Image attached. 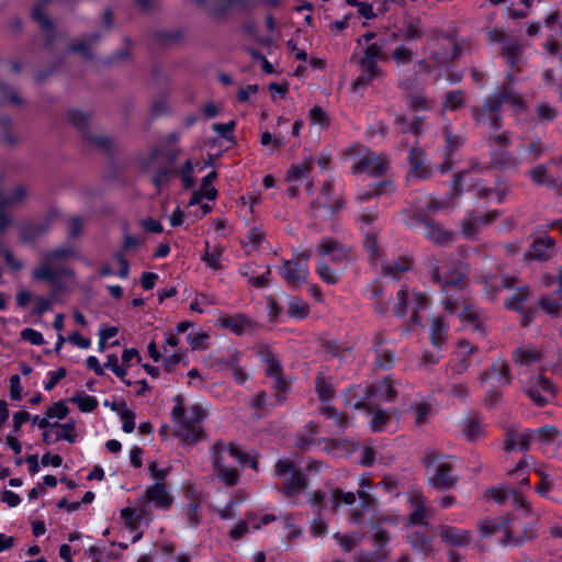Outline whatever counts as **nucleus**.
Wrapping results in <instances>:
<instances>
[{
	"label": "nucleus",
	"instance_id": "15",
	"mask_svg": "<svg viewBox=\"0 0 562 562\" xmlns=\"http://www.w3.org/2000/svg\"><path fill=\"white\" fill-rule=\"evenodd\" d=\"M319 254L322 258L327 259L330 263L341 267V270L344 269V265L352 258L350 248L329 238L323 239L319 246Z\"/></svg>",
	"mask_w": 562,
	"mask_h": 562
},
{
	"label": "nucleus",
	"instance_id": "7",
	"mask_svg": "<svg viewBox=\"0 0 562 562\" xmlns=\"http://www.w3.org/2000/svg\"><path fill=\"white\" fill-rule=\"evenodd\" d=\"M32 279L35 281H45L54 283L60 277L75 278L74 269L55 265L53 259H48L46 252L43 254L42 261L31 272Z\"/></svg>",
	"mask_w": 562,
	"mask_h": 562
},
{
	"label": "nucleus",
	"instance_id": "13",
	"mask_svg": "<svg viewBox=\"0 0 562 562\" xmlns=\"http://www.w3.org/2000/svg\"><path fill=\"white\" fill-rule=\"evenodd\" d=\"M490 496L497 504H503L506 499L512 501V504L515 506L516 512H517L515 514V516L512 518V520H514V521H516L522 517H527L531 513L529 504L526 501V498L521 494H519L508 487L502 486V487L492 488L490 491Z\"/></svg>",
	"mask_w": 562,
	"mask_h": 562
},
{
	"label": "nucleus",
	"instance_id": "56",
	"mask_svg": "<svg viewBox=\"0 0 562 562\" xmlns=\"http://www.w3.org/2000/svg\"><path fill=\"white\" fill-rule=\"evenodd\" d=\"M552 247V239L548 236L541 237L533 243L532 251L529 256L533 258H543Z\"/></svg>",
	"mask_w": 562,
	"mask_h": 562
},
{
	"label": "nucleus",
	"instance_id": "30",
	"mask_svg": "<svg viewBox=\"0 0 562 562\" xmlns=\"http://www.w3.org/2000/svg\"><path fill=\"white\" fill-rule=\"evenodd\" d=\"M414 424L416 426H423L428 423L429 417L432 413V407L429 403L424 400L414 401L408 408Z\"/></svg>",
	"mask_w": 562,
	"mask_h": 562
},
{
	"label": "nucleus",
	"instance_id": "46",
	"mask_svg": "<svg viewBox=\"0 0 562 562\" xmlns=\"http://www.w3.org/2000/svg\"><path fill=\"white\" fill-rule=\"evenodd\" d=\"M310 307L306 302L299 297H291L289 300L288 313L295 319H303L308 315Z\"/></svg>",
	"mask_w": 562,
	"mask_h": 562
},
{
	"label": "nucleus",
	"instance_id": "52",
	"mask_svg": "<svg viewBox=\"0 0 562 562\" xmlns=\"http://www.w3.org/2000/svg\"><path fill=\"white\" fill-rule=\"evenodd\" d=\"M408 158L412 166V173L419 178L426 177L427 172L424 166L423 153L419 150H412Z\"/></svg>",
	"mask_w": 562,
	"mask_h": 562
},
{
	"label": "nucleus",
	"instance_id": "58",
	"mask_svg": "<svg viewBox=\"0 0 562 562\" xmlns=\"http://www.w3.org/2000/svg\"><path fill=\"white\" fill-rule=\"evenodd\" d=\"M330 501L334 508H338L341 504L351 505L356 501V496L351 492H342L341 490H336L331 493Z\"/></svg>",
	"mask_w": 562,
	"mask_h": 562
},
{
	"label": "nucleus",
	"instance_id": "28",
	"mask_svg": "<svg viewBox=\"0 0 562 562\" xmlns=\"http://www.w3.org/2000/svg\"><path fill=\"white\" fill-rule=\"evenodd\" d=\"M496 218L495 213H491L486 216H469L462 223V234L467 237H473L479 233L481 227Z\"/></svg>",
	"mask_w": 562,
	"mask_h": 562
},
{
	"label": "nucleus",
	"instance_id": "14",
	"mask_svg": "<svg viewBox=\"0 0 562 562\" xmlns=\"http://www.w3.org/2000/svg\"><path fill=\"white\" fill-rule=\"evenodd\" d=\"M276 475L284 479V491L295 494L305 487V480L289 460H280L276 465Z\"/></svg>",
	"mask_w": 562,
	"mask_h": 562
},
{
	"label": "nucleus",
	"instance_id": "6",
	"mask_svg": "<svg viewBox=\"0 0 562 562\" xmlns=\"http://www.w3.org/2000/svg\"><path fill=\"white\" fill-rule=\"evenodd\" d=\"M555 434L553 426H544L538 429L514 430L507 435L505 448L508 451L524 450L529 447L532 441H543L544 437Z\"/></svg>",
	"mask_w": 562,
	"mask_h": 562
},
{
	"label": "nucleus",
	"instance_id": "16",
	"mask_svg": "<svg viewBox=\"0 0 562 562\" xmlns=\"http://www.w3.org/2000/svg\"><path fill=\"white\" fill-rule=\"evenodd\" d=\"M465 276V268L460 265L442 266L434 272V278L441 284L443 291L461 288Z\"/></svg>",
	"mask_w": 562,
	"mask_h": 562
},
{
	"label": "nucleus",
	"instance_id": "39",
	"mask_svg": "<svg viewBox=\"0 0 562 562\" xmlns=\"http://www.w3.org/2000/svg\"><path fill=\"white\" fill-rule=\"evenodd\" d=\"M447 325L441 318H432L430 325V339L436 349L446 341Z\"/></svg>",
	"mask_w": 562,
	"mask_h": 562
},
{
	"label": "nucleus",
	"instance_id": "44",
	"mask_svg": "<svg viewBox=\"0 0 562 562\" xmlns=\"http://www.w3.org/2000/svg\"><path fill=\"white\" fill-rule=\"evenodd\" d=\"M68 414L69 407L63 401L55 402L45 412L49 424L59 423V420L65 419Z\"/></svg>",
	"mask_w": 562,
	"mask_h": 562
},
{
	"label": "nucleus",
	"instance_id": "25",
	"mask_svg": "<svg viewBox=\"0 0 562 562\" xmlns=\"http://www.w3.org/2000/svg\"><path fill=\"white\" fill-rule=\"evenodd\" d=\"M222 328H227L235 334H244L251 328L250 319L243 315L224 316L217 321Z\"/></svg>",
	"mask_w": 562,
	"mask_h": 562
},
{
	"label": "nucleus",
	"instance_id": "54",
	"mask_svg": "<svg viewBox=\"0 0 562 562\" xmlns=\"http://www.w3.org/2000/svg\"><path fill=\"white\" fill-rule=\"evenodd\" d=\"M312 166L313 164L311 159L303 160L301 164L292 166L288 172V179L290 181H294L306 177L312 170Z\"/></svg>",
	"mask_w": 562,
	"mask_h": 562
},
{
	"label": "nucleus",
	"instance_id": "22",
	"mask_svg": "<svg viewBox=\"0 0 562 562\" xmlns=\"http://www.w3.org/2000/svg\"><path fill=\"white\" fill-rule=\"evenodd\" d=\"M412 513L407 519L409 524L424 525L431 516V509L426 504L425 498L419 493H414L409 497Z\"/></svg>",
	"mask_w": 562,
	"mask_h": 562
},
{
	"label": "nucleus",
	"instance_id": "62",
	"mask_svg": "<svg viewBox=\"0 0 562 562\" xmlns=\"http://www.w3.org/2000/svg\"><path fill=\"white\" fill-rule=\"evenodd\" d=\"M370 485H371V482H370L369 477L362 476L359 480L360 491L358 492V494H359L360 503L363 507H369L372 504V497L367 491L370 488Z\"/></svg>",
	"mask_w": 562,
	"mask_h": 562
},
{
	"label": "nucleus",
	"instance_id": "1",
	"mask_svg": "<svg viewBox=\"0 0 562 562\" xmlns=\"http://www.w3.org/2000/svg\"><path fill=\"white\" fill-rule=\"evenodd\" d=\"M211 461L215 475L228 486L237 483L238 471L246 461H249L252 469H257V461L247 460L246 456L233 443H215L211 449Z\"/></svg>",
	"mask_w": 562,
	"mask_h": 562
},
{
	"label": "nucleus",
	"instance_id": "20",
	"mask_svg": "<svg viewBox=\"0 0 562 562\" xmlns=\"http://www.w3.org/2000/svg\"><path fill=\"white\" fill-rule=\"evenodd\" d=\"M463 188L474 191V193L477 196L490 195V190L485 187V184L481 183L480 179H477L476 173L474 171L461 172L457 177L453 183L454 193H458Z\"/></svg>",
	"mask_w": 562,
	"mask_h": 562
},
{
	"label": "nucleus",
	"instance_id": "47",
	"mask_svg": "<svg viewBox=\"0 0 562 562\" xmlns=\"http://www.w3.org/2000/svg\"><path fill=\"white\" fill-rule=\"evenodd\" d=\"M334 538L345 552L351 551L361 542V535L358 532L350 535L337 532Z\"/></svg>",
	"mask_w": 562,
	"mask_h": 562
},
{
	"label": "nucleus",
	"instance_id": "43",
	"mask_svg": "<svg viewBox=\"0 0 562 562\" xmlns=\"http://www.w3.org/2000/svg\"><path fill=\"white\" fill-rule=\"evenodd\" d=\"M265 243L263 234L258 228H251L247 235L246 240L243 243V247L246 254H251L262 248Z\"/></svg>",
	"mask_w": 562,
	"mask_h": 562
},
{
	"label": "nucleus",
	"instance_id": "23",
	"mask_svg": "<svg viewBox=\"0 0 562 562\" xmlns=\"http://www.w3.org/2000/svg\"><path fill=\"white\" fill-rule=\"evenodd\" d=\"M216 190L213 186L202 184L198 191L193 192L189 206L199 205V211L194 212V216L202 217L206 213L211 211V205L209 203H203V200L213 201L216 198Z\"/></svg>",
	"mask_w": 562,
	"mask_h": 562
},
{
	"label": "nucleus",
	"instance_id": "37",
	"mask_svg": "<svg viewBox=\"0 0 562 562\" xmlns=\"http://www.w3.org/2000/svg\"><path fill=\"white\" fill-rule=\"evenodd\" d=\"M514 283V278L487 277L484 280L486 295L493 299L499 289L509 288Z\"/></svg>",
	"mask_w": 562,
	"mask_h": 562
},
{
	"label": "nucleus",
	"instance_id": "33",
	"mask_svg": "<svg viewBox=\"0 0 562 562\" xmlns=\"http://www.w3.org/2000/svg\"><path fill=\"white\" fill-rule=\"evenodd\" d=\"M329 265L330 262L327 259L322 258L317 263V273L324 282L335 284L338 282L342 270L341 267L330 268Z\"/></svg>",
	"mask_w": 562,
	"mask_h": 562
},
{
	"label": "nucleus",
	"instance_id": "34",
	"mask_svg": "<svg viewBox=\"0 0 562 562\" xmlns=\"http://www.w3.org/2000/svg\"><path fill=\"white\" fill-rule=\"evenodd\" d=\"M558 291L554 293V297H542L539 301V306L548 314L555 315L559 313L560 304L562 302V277L558 280Z\"/></svg>",
	"mask_w": 562,
	"mask_h": 562
},
{
	"label": "nucleus",
	"instance_id": "41",
	"mask_svg": "<svg viewBox=\"0 0 562 562\" xmlns=\"http://www.w3.org/2000/svg\"><path fill=\"white\" fill-rule=\"evenodd\" d=\"M331 182H326L322 188V194L318 200V204L323 206L328 213H333L334 211L340 209L341 206V203L338 198L331 199Z\"/></svg>",
	"mask_w": 562,
	"mask_h": 562
},
{
	"label": "nucleus",
	"instance_id": "9",
	"mask_svg": "<svg viewBox=\"0 0 562 562\" xmlns=\"http://www.w3.org/2000/svg\"><path fill=\"white\" fill-rule=\"evenodd\" d=\"M310 256L311 254L308 251H304L297 255L294 259L284 261L283 266L280 268V272L288 283L296 286L306 281L308 276L307 261Z\"/></svg>",
	"mask_w": 562,
	"mask_h": 562
},
{
	"label": "nucleus",
	"instance_id": "10",
	"mask_svg": "<svg viewBox=\"0 0 562 562\" xmlns=\"http://www.w3.org/2000/svg\"><path fill=\"white\" fill-rule=\"evenodd\" d=\"M427 306V297L420 293L415 292L413 294V302L408 303V294L407 291L402 289L397 292V303L394 306V312L398 316H404L412 312V319L415 324H419L423 321L420 316L422 310Z\"/></svg>",
	"mask_w": 562,
	"mask_h": 562
},
{
	"label": "nucleus",
	"instance_id": "50",
	"mask_svg": "<svg viewBox=\"0 0 562 562\" xmlns=\"http://www.w3.org/2000/svg\"><path fill=\"white\" fill-rule=\"evenodd\" d=\"M45 252L48 255V259H53L54 261L66 260L77 257V249L72 245L59 246Z\"/></svg>",
	"mask_w": 562,
	"mask_h": 562
},
{
	"label": "nucleus",
	"instance_id": "63",
	"mask_svg": "<svg viewBox=\"0 0 562 562\" xmlns=\"http://www.w3.org/2000/svg\"><path fill=\"white\" fill-rule=\"evenodd\" d=\"M21 338L34 346H42L45 344L42 333L33 328H24L21 334Z\"/></svg>",
	"mask_w": 562,
	"mask_h": 562
},
{
	"label": "nucleus",
	"instance_id": "38",
	"mask_svg": "<svg viewBox=\"0 0 562 562\" xmlns=\"http://www.w3.org/2000/svg\"><path fill=\"white\" fill-rule=\"evenodd\" d=\"M441 536L448 543L453 546H463L470 541V535L468 531L452 527H445L441 531Z\"/></svg>",
	"mask_w": 562,
	"mask_h": 562
},
{
	"label": "nucleus",
	"instance_id": "5",
	"mask_svg": "<svg viewBox=\"0 0 562 562\" xmlns=\"http://www.w3.org/2000/svg\"><path fill=\"white\" fill-rule=\"evenodd\" d=\"M502 105H509L516 111L522 109L524 103L521 99L513 90L507 89L503 94H496L493 98L488 99L483 105V113L475 114V120L477 122H484L486 116L490 126H496L495 112Z\"/></svg>",
	"mask_w": 562,
	"mask_h": 562
},
{
	"label": "nucleus",
	"instance_id": "26",
	"mask_svg": "<svg viewBox=\"0 0 562 562\" xmlns=\"http://www.w3.org/2000/svg\"><path fill=\"white\" fill-rule=\"evenodd\" d=\"M542 357L541 350L531 345H522L514 352V360L519 367H529Z\"/></svg>",
	"mask_w": 562,
	"mask_h": 562
},
{
	"label": "nucleus",
	"instance_id": "21",
	"mask_svg": "<svg viewBox=\"0 0 562 562\" xmlns=\"http://www.w3.org/2000/svg\"><path fill=\"white\" fill-rule=\"evenodd\" d=\"M26 195L27 189L24 186L19 184L14 187L8 195L0 199V232L10 223L9 217L4 212V207L21 204L26 199Z\"/></svg>",
	"mask_w": 562,
	"mask_h": 562
},
{
	"label": "nucleus",
	"instance_id": "35",
	"mask_svg": "<svg viewBox=\"0 0 562 562\" xmlns=\"http://www.w3.org/2000/svg\"><path fill=\"white\" fill-rule=\"evenodd\" d=\"M460 317L462 318V321L468 322L472 326L473 330L479 331L480 334H483V331H484L483 317H482V314L480 313V311H477L474 306H465L462 310Z\"/></svg>",
	"mask_w": 562,
	"mask_h": 562
},
{
	"label": "nucleus",
	"instance_id": "12",
	"mask_svg": "<svg viewBox=\"0 0 562 562\" xmlns=\"http://www.w3.org/2000/svg\"><path fill=\"white\" fill-rule=\"evenodd\" d=\"M61 440L69 443L77 442L78 431L75 420L69 419L66 423L50 424L46 431H43V442L46 445H53Z\"/></svg>",
	"mask_w": 562,
	"mask_h": 562
},
{
	"label": "nucleus",
	"instance_id": "60",
	"mask_svg": "<svg viewBox=\"0 0 562 562\" xmlns=\"http://www.w3.org/2000/svg\"><path fill=\"white\" fill-rule=\"evenodd\" d=\"M214 297L207 294H198L190 303V310L198 313L204 312V306L214 304Z\"/></svg>",
	"mask_w": 562,
	"mask_h": 562
},
{
	"label": "nucleus",
	"instance_id": "27",
	"mask_svg": "<svg viewBox=\"0 0 562 562\" xmlns=\"http://www.w3.org/2000/svg\"><path fill=\"white\" fill-rule=\"evenodd\" d=\"M274 519H276V517L273 515L267 514L261 517V524H259L258 519L255 517L249 518L246 521H240L235 527H233V529L231 530V537L233 539H239L244 535H246L249 531V529H254V530L259 529L261 525H267Z\"/></svg>",
	"mask_w": 562,
	"mask_h": 562
},
{
	"label": "nucleus",
	"instance_id": "8",
	"mask_svg": "<svg viewBox=\"0 0 562 562\" xmlns=\"http://www.w3.org/2000/svg\"><path fill=\"white\" fill-rule=\"evenodd\" d=\"M15 302L18 307L25 308L29 304L30 314L32 316H42L53 308L55 299L54 296L35 295L27 289H20L15 295Z\"/></svg>",
	"mask_w": 562,
	"mask_h": 562
},
{
	"label": "nucleus",
	"instance_id": "51",
	"mask_svg": "<svg viewBox=\"0 0 562 562\" xmlns=\"http://www.w3.org/2000/svg\"><path fill=\"white\" fill-rule=\"evenodd\" d=\"M187 358V349H170L164 351V364L167 371H171V368L180 362H183Z\"/></svg>",
	"mask_w": 562,
	"mask_h": 562
},
{
	"label": "nucleus",
	"instance_id": "31",
	"mask_svg": "<svg viewBox=\"0 0 562 562\" xmlns=\"http://www.w3.org/2000/svg\"><path fill=\"white\" fill-rule=\"evenodd\" d=\"M262 359L266 363L265 370L267 374L276 379V386L282 390L285 386V383L281 378V368L279 361L273 357V355L269 350H266L262 353Z\"/></svg>",
	"mask_w": 562,
	"mask_h": 562
},
{
	"label": "nucleus",
	"instance_id": "57",
	"mask_svg": "<svg viewBox=\"0 0 562 562\" xmlns=\"http://www.w3.org/2000/svg\"><path fill=\"white\" fill-rule=\"evenodd\" d=\"M119 415L122 420V429L126 434H131L135 429V414L133 411L128 409L125 405H121Z\"/></svg>",
	"mask_w": 562,
	"mask_h": 562
},
{
	"label": "nucleus",
	"instance_id": "64",
	"mask_svg": "<svg viewBox=\"0 0 562 562\" xmlns=\"http://www.w3.org/2000/svg\"><path fill=\"white\" fill-rule=\"evenodd\" d=\"M67 375V371L64 368H59L55 371L47 372V380L44 382V389L46 391L53 390L56 384Z\"/></svg>",
	"mask_w": 562,
	"mask_h": 562
},
{
	"label": "nucleus",
	"instance_id": "59",
	"mask_svg": "<svg viewBox=\"0 0 562 562\" xmlns=\"http://www.w3.org/2000/svg\"><path fill=\"white\" fill-rule=\"evenodd\" d=\"M390 422V415L385 411H376L371 419V428L373 431H382L386 429Z\"/></svg>",
	"mask_w": 562,
	"mask_h": 562
},
{
	"label": "nucleus",
	"instance_id": "3",
	"mask_svg": "<svg viewBox=\"0 0 562 562\" xmlns=\"http://www.w3.org/2000/svg\"><path fill=\"white\" fill-rule=\"evenodd\" d=\"M508 364L504 360H497L491 367V371L483 375L482 385L486 393L485 402L488 406H494L501 398L498 387L510 384Z\"/></svg>",
	"mask_w": 562,
	"mask_h": 562
},
{
	"label": "nucleus",
	"instance_id": "42",
	"mask_svg": "<svg viewBox=\"0 0 562 562\" xmlns=\"http://www.w3.org/2000/svg\"><path fill=\"white\" fill-rule=\"evenodd\" d=\"M371 396L379 401H391L395 396V391L391 381L383 380L382 382L371 387Z\"/></svg>",
	"mask_w": 562,
	"mask_h": 562
},
{
	"label": "nucleus",
	"instance_id": "32",
	"mask_svg": "<svg viewBox=\"0 0 562 562\" xmlns=\"http://www.w3.org/2000/svg\"><path fill=\"white\" fill-rule=\"evenodd\" d=\"M166 160V155L161 147H153L149 153L140 159V166L146 171H153Z\"/></svg>",
	"mask_w": 562,
	"mask_h": 562
},
{
	"label": "nucleus",
	"instance_id": "36",
	"mask_svg": "<svg viewBox=\"0 0 562 562\" xmlns=\"http://www.w3.org/2000/svg\"><path fill=\"white\" fill-rule=\"evenodd\" d=\"M415 55L416 49L406 44L398 45L392 52V58L400 67H404L412 64V61L415 58Z\"/></svg>",
	"mask_w": 562,
	"mask_h": 562
},
{
	"label": "nucleus",
	"instance_id": "55",
	"mask_svg": "<svg viewBox=\"0 0 562 562\" xmlns=\"http://www.w3.org/2000/svg\"><path fill=\"white\" fill-rule=\"evenodd\" d=\"M209 334L205 331L190 333L187 341L193 350H205L207 348Z\"/></svg>",
	"mask_w": 562,
	"mask_h": 562
},
{
	"label": "nucleus",
	"instance_id": "49",
	"mask_svg": "<svg viewBox=\"0 0 562 562\" xmlns=\"http://www.w3.org/2000/svg\"><path fill=\"white\" fill-rule=\"evenodd\" d=\"M121 517L127 526L133 527L138 520L147 517V510L139 505V508L126 507L121 510Z\"/></svg>",
	"mask_w": 562,
	"mask_h": 562
},
{
	"label": "nucleus",
	"instance_id": "29",
	"mask_svg": "<svg viewBox=\"0 0 562 562\" xmlns=\"http://www.w3.org/2000/svg\"><path fill=\"white\" fill-rule=\"evenodd\" d=\"M224 252V248L220 245L211 246L209 241H205V251L202 255V261L212 270H221L223 269L222 265V256Z\"/></svg>",
	"mask_w": 562,
	"mask_h": 562
},
{
	"label": "nucleus",
	"instance_id": "19",
	"mask_svg": "<svg viewBox=\"0 0 562 562\" xmlns=\"http://www.w3.org/2000/svg\"><path fill=\"white\" fill-rule=\"evenodd\" d=\"M389 167L387 160L372 151H366L353 166L355 172H367L371 176L383 175Z\"/></svg>",
	"mask_w": 562,
	"mask_h": 562
},
{
	"label": "nucleus",
	"instance_id": "17",
	"mask_svg": "<svg viewBox=\"0 0 562 562\" xmlns=\"http://www.w3.org/2000/svg\"><path fill=\"white\" fill-rule=\"evenodd\" d=\"M526 393L536 405L543 406L554 397V387L548 380L538 376L526 385Z\"/></svg>",
	"mask_w": 562,
	"mask_h": 562
},
{
	"label": "nucleus",
	"instance_id": "40",
	"mask_svg": "<svg viewBox=\"0 0 562 562\" xmlns=\"http://www.w3.org/2000/svg\"><path fill=\"white\" fill-rule=\"evenodd\" d=\"M461 431L467 440L474 441L483 436L484 428L477 419L468 418L463 422Z\"/></svg>",
	"mask_w": 562,
	"mask_h": 562
},
{
	"label": "nucleus",
	"instance_id": "45",
	"mask_svg": "<svg viewBox=\"0 0 562 562\" xmlns=\"http://www.w3.org/2000/svg\"><path fill=\"white\" fill-rule=\"evenodd\" d=\"M82 413H91L98 406V400L86 393H78L70 398Z\"/></svg>",
	"mask_w": 562,
	"mask_h": 562
},
{
	"label": "nucleus",
	"instance_id": "11",
	"mask_svg": "<svg viewBox=\"0 0 562 562\" xmlns=\"http://www.w3.org/2000/svg\"><path fill=\"white\" fill-rule=\"evenodd\" d=\"M172 502L173 497L161 482H156L147 487L144 495L138 499V504L146 510L147 506H153L160 510H167L170 508Z\"/></svg>",
	"mask_w": 562,
	"mask_h": 562
},
{
	"label": "nucleus",
	"instance_id": "4",
	"mask_svg": "<svg viewBox=\"0 0 562 562\" xmlns=\"http://www.w3.org/2000/svg\"><path fill=\"white\" fill-rule=\"evenodd\" d=\"M382 45L372 43L363 48V57L359 60L360 75L353 82L355 90L367 86L371 80L379 77L380 69L378 60L381 57Z\"/></svg>",
	"mask_w": 562,
	"mask_h": 562
},
{
	"label": "nucleus",
	"instance_id": "2",
	"mask_svg": "<svg viewBox=\"0 0 562 562\" xmlns=\"http://www.w3.org/2000/svg\"><path fill=\"white\" fill-rule=\"evenodd\" d=\"M176 406L172 409V418L176 425L177 437L186 445L196 442L202 437V428L200 424L205 417L201 406L194 404L189 407L180 396L175 398Z\"/></svg>",
	"mask_w": 562,
	"mask_h": 562
},
{
	"label": "nucleus",
	"instance_id": "48",
	"mask_svg": "<svg viewBox=\"0 0 562 562\" xmlns=\"http://www.w3.org/2000/svg\"><path fill=\"white\" fill-rule=\"evenodd\" d=\"M411 268V261L407 258H401L396 262H383L382 269L386 276L397 278L401 272Z\"/></svg>",
	"mask_w": 562,
	"mask_h": 562
},
{
	"label": "nucleus",
	"instance_id": "24",
	"mask_svg": "<svg viewBox=\"0 0 562 562\" xmlns=\"http://www.w3.org/2000/svg\"><path fill=\"white\" fill-rule=\"evenodd\" d=\"M423 229L425 237L436 244L446 245L453 240V234L443 229L437 223L426 222Z\"/></svg>",
	"mask_w": 562,
	"mask_h": 562
},
{
	"label": "nucleus",
	"instance_id": "61",
	"mask_svg": "<svg viewBox=\"0 0 562 562\" xmlns=\"http://www.w3.org/2000/svg\"><path fill=\"white\" fill-rule=\"evenodd\" d=\"M104 368L110 369L117 378L125 381L126 369L120 364L119 358L115 355H109Z\"/></svg>",
	"mask_w": 562,
	"mask_h": 562
},
{
	"label": "nucleus",
	"instance_id": "18",
	"mask_svg": "<svg viewBox=\"0 0 562 562\" xmlns=\"http://www.w3.org/2000/svg\"><path fill=\"white\" fill-rule=\"evenodd\" d=\"M427 474L429 483L439 488H448L454 483L452 463L449 460L435 462Z\"/></svg>",
	"mask_w": 562,
	"mask_h": 562
},
{
	"label": "nucleus",
	"instance_id": "53",
	"mask_svg": "<svg viewBox=\"0 0 562 562\" xmlns=\"http://www.w3.org/2000/svg\"><path fill=\"white\" fill-rule=\"evenodd\" d=\"M528 295L529 292L527 289L517 290L505 300V306L509 310H521Z\"/></svg>",
	"mask_w": 562,
	"mask_h": 562
}]
</instances>
